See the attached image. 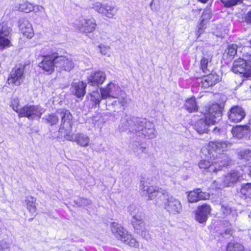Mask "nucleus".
<instances>
[{
	"mask_svg": "<svg viewBox=\"0 0 251 251\" xmlns=\"http://www.w3.org/2000/svg\"><path fill=\"white\" fill-rule=\"evenodd\" d=\"M140 189L144 195H148L149 200L155 198V204L165 208L170 215L178 214L182 211L180 201L170 195L166 191L157 190L153 186H149L144 181L140 182Z\"/></svg>",
	"mask_w": 251,
	"mask_h": 251,
	"instance_id": "f257e3e1",
	"label": "nucleus"
},
{
	"mask_svg": "<svg viewBox=\"0 0 251 251\" xmlns=\"http://www.w3.org/2000/svg\"><path fill=\"white\" fill-rule=\"evenodd\" d=\"M222 110L217 103H213L208 108L204 115L205 119H200L195 125V129L200 134L207 133L211 125L218 122L222 116Z\"/></svg>",
	"mask_w": 251,
	"mask_h": 251,
	"instance_id": "f03ea898",
	"label": "nucleus"
},
{
	"mask_svg": "<svg viewBox=\"0 0 251 251\" xmlns=\"http://www.w3.org/2000/svg\"><path fill=\"white\" fill-rule=\"evenodd\" d=\"M230 144L226 141H211L209 143L207 148L202 149V151H207L208 153V157L213 158L214 160H224L225 159L227 161V157L223 154L221 156H218V154L221 153L225 151H227L230 147Z\"/></svg>",
	"mask_w": 251,
	"mask_h": 251,
	"instance_id": "7ed1b4c3",
	"label": "nucleus"
},
{
	"mask_svg": "<svg viewBox=\"0 0 251 251\" xmlns=\"http://www.w3.org/2000/svg\"><path fill=\"white\" fill-rule=\"evenodd\" d=\"M111 229L114 236L122 242L132 247L137 248L139 246L138 242L132 238L131 235L128 234V232L121 225L113 222L111 224Z\"/></svg>",
	"mask_w": 251,
	"mask_h": 251,
	"instance_id": "20e7f679",
	"label": "nucleus"
},
{
	"mask_svg": "<svg viewBox=\"0 0 251 251\" xmlns=\"http://www.w3.org/2000/svg\"><path fill=\"white\" fill-rule=\"evenodd\" d=\"M61 124L59 129V134L65 139L72 138L70 133L72 132L73 117L69 110H66L60 113Z\"/></svg>",
	"mask_w": 251,
	"mask_h": 251,
	"instance_id": "39448f33",
	"label": "nucleus"
},
{
	"mask_svg": "<svg viewBox=\"0 0 251 251\" xmlns=\"http://www.w3.org/2000/svg\"><path fill=\"white\" fill-rule=\"evenodd\" d=\"M145 122V119L126 115L121 120V125L123 130H129L132 132H140L141 129H143V128L142 124Z\"/></svg>",
	"mask_w": 251,
	"mask_h": 251,
	"instance_id": "423d86ee",
	"label": "nucleus"
},
{
	"mask_svg": "<svg viewBox=\"0 0 251 251\" xmlns=\"http://www.w3.org/2000/svg\"><path fill=\"white\" fill-rule=\"evenodd\" d=\"M244 58H239L233 63L232 70L235 74H242L246 77L251 76V62L248 55L245 54Z\"/></svg>",
	"mask_w": 251,
	"mask_h": 251,
	"instance_id": "0eeeda50",
	"label": "nucleus"
},
{
	"mask_svg": "<svg viewBox=\"0 0 251 251\" xmlns=\"http://www.w3.org/2000/svg\"><path fill=\"white\" fill-rule=\"evenodd\" d=\"M209 161L206 159H203L200 161L199 166L200 169H203L206 172H216L218 170H221V168L227 165V161L224 159V160H214L213 158H210Z\"/></svg>",
	"mask_w": 251,
	"mask_h": 251,
	"instance_id": "6e6552de",
	"label": "nucleus"
},
{
	"mask_svg": "<svg viewBox=\"0 0 251 251\" xmlns=\"http://www.w3.org/2000/svg\"><path fill=\"white\" fill-rule=\"evenodd\" d=\"M44 112V109L40 106L26 105L20 109L19 116L26 117L29 120H33L36 117L40 118Z\"/></svg>",
	"mask_w": 251,
	"mask_h": 251,
	"instance_id": "1a4fd4ad",
	"label": "nucleus"
},
{
	"mask_svg": "<svg viewBox=\"0 0 251 251\" xmlns=\"http://www.w3.org/2000/svg\"><path fill=\"white\" fill-rule=\"evenodd\" d=\"M241 175L237 171H232L227 173L223 177L220 182V185L218 188L233 186L241 180Z\"/></svg>",
	"mask_w": 251,
	"mask_h": 251,
	"instance_id": "9d476101",
	"label": "nucleus"
},
{
	"mask_svg": "<svg viewBox=\"0 0 251 251\" xmlns=\"http://www.w3.org/2000/svg\"><path fill=\"white\" fill-rule=\"evenodd\" d=\"M55 64L56 69L60 72H70L74 67L72 59L63 56H56Z\"/></svg>",
	"mask_w": 251,
	"mask_h": 251,
	"instance_id": "9b49d317",
	"label": "nucleus"
},
{
	"mask_svg": "<svg viewBox=\"0 0 251 251\" xmlns=\"http://www.w3.org/2000/svg\"><path fill=\"white\" fill-rule=\"evenodd\" d=\"M24 72V67L21 66L19 68L13 69L8 78L7 83L9 84H12L16 86L20 85L25 79Z\"/></svg>",
	"mask_w": 251,
	"mask_h": 251,
	"instance_id": "f8f14e48",
	"label": "nucleus"
},
{
	"mask_svg": "<svg viewBox=\"0 0 251 251\" xmlns=\"http://www.w3.org/2000/svg\"><path fill=\"white\" fill-rule=\"evenodd\" d=\"M245 116L246 112L244 109L239 106L232 107L227 113L228 120L234 123L241 122Z\"/></svg>",
	"mask_w": 251,
	"mask_h": 251,
	"instance_id": "ddd939ff",
	"label": "nucleus"
},
{
	"mask_svg": "<svg viewBox=\"0 0 251 251\" xmlns=\"http://www.w3.org/2000/svg\"><path fill=\"white\" fill-rule=\"evenodd\" d=\"M55 60V54L44 56L39 64V67L45 71L51 73L54 71V67H56Z\"/></svg>",
	"mask_w": 251,
	"mask_h": 251,
	"instance_id": "4468645a",
	"label": "nucleus"
},
{
	"mask_svg": "<svg viewBox=\"0 0 251 251\" xmlns=\"http://www.w3.org/2000/svg\"><path fill=\"white\" fill-rule=\"evenodd\" d=\"M78 26L80 31L84 33H91L95 30L97 24L95 19L91 18L82 19Z\"/></svg>",
	"mask_w": 251,
	"mask_h": 251,
	"instance_id": "2eb2a0df",
	"label": "nucleus"
},
{
	"mask_svg": "<svg viewBox=\"0 0 251 251\" xmlns=\"http://www.w3.org/2000/svg\"><path fill=\"white\" fill-rule=\"evenodd\" d=\"M210 211L211 207L207 204H204L199 207L196 212L195 218L196 221L200 223L205 222Z\"/></svg>",
	"mask_w": 251,
	"mask_h": 251,
	"instance_id": "dca6fc26",
	"label": "nucleus"
},
{
	"mask_svg": "<svg viewBox=\"0 0 251 251\" xmlns=\"http://www.w3.org/2000/svg\"><path fill=\"white\" fill-rule=\"evenodd\" d=\"M104 99L114 98L122 90L120 87L112 82L109 83L105 87L101 88Z\"/></svg>",
	"mask_w": 251,
	"mask_h": 251,
	"instance_id": "f3484780",
	"label": "nucleus"
},
{
	"mask_svg": "<svg viewBox=\"0 0 251 251\" xmlns=\"http://www.w3.org/2000/svg\"><path fill=\"white\" fill-rule=\"evenodd\" d=\"M138 209H135V211H131V215L132 216L131 223L134 228L137 230V232L140 233L145 230V224L143 221L141 216L139 214L136 213Z\"/></svg>",
	"mask_w": 251,
	"mask_h": 251,
	"instance_id": "a211bd4d",
	"label": "nucleus"
},
{
	"mask_svg": "<svg viewBox=\"0 0 251 251\" xmlns=\"http://www.w3.org/2000/svg\"><path fill=\"white\" fill-rule=\"evenodd\" d=\"M187 197L188 201L193 203L200 200L208 199L209 195L207 193L202 192L201 189L198 188L189 192Z\"/></svg>",
	"mask_w": 251,
	"mask_h": 251,
	"instance_id": "6ab92c4d",
	"label": "nucleus"
},
{
	"mask_svg": "<svg viewBox=\"0 0 251 251\" xmlns=\"http://www.w3.org/2000/svg\"><path fill=\"white\" fill-rule=\"evenodd\" d=\"M143 129H141L142 134L144 135L145 137L148 139H152L156 137V132L154 128V125L152 123L147 121L145 119V122L143 124Z\"/></svg>",
	"mask_w": 251,
	"mask_h": 251,
	"instance_id": "aec40b11",
	"label": "nucleus"
},
{
	"mask_svg": "<svg viewBox=\"0 0 251 251\" xmlns=\"http://www.w3.org/2000/svg\"><path fill=\"white\" fill-rule=\"evenodd\" d=\"M72 138L67 140L75 142L78 145L82 147H86L89 146L90 138L86 134L83 133H77L74 135L72 132L70 133Z\"/></svg>",
	"mask_w": 251,
	"mask_h": 251,
	"instance_id": "412c9836",
	"label": "nucleus"
},
{
	"mask_svg": "<svg viewBox=\"0 0 251 251\" xmlns=\"http://www.w3.org/2000/svg\"><path fill=\"white\" fill-rule=\"evenodd\" d=\"M106 78V75L102 71H97L93 73L88 77L89 83L95 86L102 84Z\"/></svg>",
	"mask_w": 251,
	"mask_h": 251,
	"instance_id": "4be33fe9",
	"label": "nucleus"
},
{
	"mask_svg": "<svg viewBox=\"0 0 251 251\" xmlns=\"http://www.w3.org/2000/svg\"><path fill=\"white\" fill-rule=\"evenodd\" d=\"M220 77L216 74H210L204 76L201 81L202 87L207 88L212 86L220 80Z\"/></svg>",
	"mask_w": 251,
	"mask_h": 251,
	"instance_id": "5701e85b",
	"label": "nucleus"
},
{
	"mask_svg": "<svg viewBox=\"0 0 251 251\" xmlns=\"http://www.w3.org/2000/svg\"><path fill=\"white\" fill-rule=\"evenodd\" d=\"M86 83L83 81L74 82L72 84L73 93L77 98H82L86 93Z\"/></svg>",
	"mask_w": 251,
	"mask_h": 251,
	"instance_id": "b1692460",
	"label": "nucleus"
},
{
	"mask_svg": "<svg viewBox=\"0 0 251 251\" xmlns=\"http://www.w3.org/2000/svg\"><path fill=\"white\" fill-rule=\"evenodd\" d=\"M239 196L246 200H251V183H245L241 185L240 189L238 191Z\"/></svg>",
	"mask_w": 251,
	"mask_h": 251,
	"instance_id": "393cba45",
	"label": "nucleus"
},
{
	"mask_svg": "<svg viewBox=\"0 0 251 251\" xmlns=\"http://www.w3.org/2000/svg\"><path fill=\"white\" fill-rule=\"evenodd\" d=\"M20 28L22 34L27 38L33 37L34 32L32 25L28 21L24 20L20 25Z\"/></svg>",
	"mask_w": 251,
	"mask_h": 251,
	"instance_id": "a878e982",
	"label": "nucleus"
},
{
	"mask_svg": "<svg viewBox=\"0 0 251 251\" xmlns=\"http://www.w3.org/2000/svg\"><path fill=\"white\" fill-rule=\"evenodd\" d=\"M249 131V127L247 126H236L232 130L233 136L239 139L247 135Z\"/></svg>",
	"mask_w": 251,
	"mask_h": 251,
	"instance_id": "bb28decb",
	"label": "nucleus"
},
{
	"mask_svg": "<svg viewBox=\"0 0 251 251\" xmlns=\"http://www.w3.org/2000/svg\"><path fill=\"white\" fill-rule=\"evenodd\" d=\"M90 100L93 101L95 104V106L99 105V104L102 99H104L103 97L102 91L101 88L100 89V91L98 90L93 91L90 94Z\"/></svg>",
	"mask_w": 251,
	"mask_h": 251,
	"instance_id": "cd10ccee",
	"label": "nucleus"
},
{
	"mask_svg": "<svg viewBox=\"0 0 251 251\" xmlns=\"http://www.w3.org/2000/svg\"><path fill=\"white\" fill-rule=\"evenodd\" d=\"M211 59L203 57L201 61V67L204 74L209 73L211 71Z\"/></svg>",
	"mask_w": 251,
	"mask_h": 251,
	"instance_id": "c85d7f7f",
	"label": "nucleus"
},
{
	"mask_svg": "<svg viewBox=\"0 0 251 251\" xmlns=\"http://www.w3.org/2000/svg\"><path fill=\"white\" fill-rule=\"evenodd\" d=\"M184 107L186 110L190 113L197 111L198 106L195 99L191 98L187 100L185 103Z\"/></svg>",
	"mask_w": 251,
	"mask_h": 251,
	"instance_id": "c756f323",
	"label": "nucleus"
},
{
	"mask_svg": "<svg viewBox=\"0 0 251 251\" xmlns=\"http://www.w3.org/2000/svg\"><path fill=\"white\" fill-rule=\"evenodd\" d=\"M35 201L36 199L32 197L27 196L26 197L25 202L27 209L30 213H35L36 212Z\"/></svg>",
	"mask_w": 251,
	"mask_h": 251,
	"instance_id": "7c9ffc66",
	"label": "nucleus"
},
{
	"mask_svg": "<svg viewBox=\"0 0 251 251\" xmlns=\"http://www.w3.org/2000/svg\"><path fill=\"white\" fill-rule=\"evenodd\" d=\"M116 12L117 10L114 6L105 4L104 10H103L102 14L108 18H112Z\"/></svg>",
	"mask_w": 251,
	"mask_h": 251,
	"instance_id": "2f4dec72",
	"label": "nucleus"
},
{
	"mask_svg": "<svg viewBox=\"0 0 251 251\" xmlns=\"http://www.w3.org/2000/svg\"><path fill=\"white\" fill-rule=\"evenodd\" d=\"M114 98L118 100V103H120L121 106H123L124 107H125L128 101L126 93L122 90H121L117 95V96L115 97Z\"/></svg>",
	"mask_w": 251,
	"mask_h": 251,
	"instance_id": "473e14b6",
	"label": "nucleus"
},
{
	"mask_svg": "<svg viewBox=\"0 0 251 251\" xmlns=\"http://www.w3.org/2000/svg\"><path fill=\"white\" fill-rule=\"evenodd\" d=\"M226 251H244V247L238 243L231 242L228 244Z\"/></svg>",
	"mask_w": 251,
	"mask_h": 251,
	"instance_id": "72a5a7b5",
	"label": "nucleus"
},
{
	"mask_svg": "<svg viewBox=\"0 0 251 251\" xmlns=\"http://www.w3.org/2000/svg\"><path fill=\"white\" fill-rule=\"evenodd\" d=\"M11 29L8 26L7 24L2 23L0 24V35L7 37H10Z\"/></svg>",
	"mask_w": 251,
	"mask_h": 251,
	"instance_id": "f704fd0d",
	"label": "nucleus"
},
{
	"mask_svg": "<svg viewBox=\"0 0 251 251\" xmlns=\"http://www.w3.org/2000/svg\"><path fill=\"white\" fill-rule=\"evenodd\" d=\"M11 46L10 37L1 36L0 35V50H3Z\"/></svg>",
	"mask_w": 251,
	"mask_h": 251,
	"instance_id": "c9c22d12",
	"label": "nucleus"
},
{
	"mask_svg": "<svg viewBox=\"0 0 251 251\" xmlns=\"http://www.w3.org/2000/svg\"><path fill=\"white\" fill-rule=\"evenodd\" d=\"M43 120H45L47 123H49L50 125H53L58 123L59 119L55 114H50L45 116Z\"/></svg>",
	"mask_w": 251,
	"mask_h": 251,
	"instance_id": "e433bc0d",
	"label": "nucleus"
},
{
	"mask_svg": "<svg viewBox=\"0 0 251 251\" xmlns=\"http://www.w3.org/2000/svg\"><path fill=\"white\" fill-rule=\"evenodd\" d=\"M239 157L241 159L250 160L251 159V151L249 149H244L238 152Z\"/></svg>",
	"mask_w": 251,
	"mask_h": 251,
	"instance_id": "4c0bfd02",
	"label": "nucleus"
},
{
	"mask_svg": "<svg viewBox=\"0 0 251 251\" xmlns=\"http://www.w3.org/2000/svg\"><path fill=\"white\" fill-rule=\"evenodd\" d=\"M238 46L236 44L229 45L227 49L225 50V52L230 57L234 56L237 52Z\"/></svg>",
	"mask_w": 251,
	"mask_h": 251,
	"instance_id": "58836bf2",
	"label": "nucleus"
},
{
	"mask_svg": "<svg viewBox=\"0 0 251 251\" xmlns=\"http://www.w3.org/2000/svg\"><path fill=\"white\" fill-rule=\"evenodd\" d=\"M220 211L222 213V217H226L231 213V208L229 205L222 203Z\"/></svg>",
	"mask_w": 251,
	"mask_h": 251,
	"instance_id": "ea45409f",
	"label": "nucleus"
},
{
	"mask_svg": "<svg viewBox=\"0 0 251 251\" xmlns=\"http://www.w3.org/2000/svg\"><path fill=\"white\" fill-rule=\"evenodd\" d=\"M223 4L226 7L231 6L241 3L243 0H220Z\"/></svg>",
	"mask_w": 251,
	"mask_h": 251,
	"instance_id": "a19ab883",
	"label": "nucleus"
},
{
	"mask_svg": "<svg viewBox=\"0 0 251 251\" xmlns=\"http://www.w3.org/2000/svg\"><path fill=\"white\" fill-rule=\"evenodd\" d=\"M20 10L25 12L29 13L33 10V6L32 4L25 2L20 5Z\"/></svg>",
	"mask_w": 251,
	"mask_h": 251,
	"instance_id": "79ce46f5",
	"label": "nucleus"
},
{
	"mask_svg": "<svg viewBox=\"0 0 251 251\" xmlns=\"http://www.w3.org/2000/svg\"><path fill=\"white\" fill-rule=\"evenodd\" d=\"M105 4H102L100 2H96L93 4V8L98 12L102 14L104 10Z\"/></svg>",
	"mask_w": 251,
	"mask_h": 251,
	"instance_id": "37998d69",
	"label": "nucleus"
},
{
	"mask_svg": "<svg viewBox=\"0 0 251 251\" xmlns=\"http://www.w3.org/2000/svg\"><path fill=\"white\" fill-rule=\"evenodd\" d=\"M133 151L137 154V155H140L142 153H147L146 147L139 145L136 147L133 148Z\"/></svg>",
	"mask_w": 251,
	"mask_h": 251,
	"instance_id": "c03bdc74",
	"label": "nucleus"
},
{
	"mask_svg": "<svg viewBox=\"0 0 251 251\" xmlns=\"http://www.w3.org/2000/svg\"><path fill=\"white\" fill-rule=\"evenodd\" d=\"M19 100L18 99H14L11 101V106L12 107L13 109L19 114V111L21 108H19Z\"/></svg>",
	"mask_w": 251,
	"mask_h": 251,
	"instance_id": "a18cd8bd",
	"label": "nucleus"
},
{
	"mask_svg": "<svg viewBox=\"0 0 251 251\" xmlns=\"http://www.w3.org/2000/svg\"><path fill=\"white\" fill-rule=\"evenodd\" d=\"M211 17V12L209 9H205L203 11L202 14L201 23H203L205 20L210 19Z\"/></svg>",
	"mask_w": 251,
	"mask_h": 251,
	"instance_id": "49530a36",
	"label": "nucleus"
},
{
	"mask_svg": "<svg viewBox=\"0 0 251 251\" xmlns=\"http://www.w3.org/2000/svg\"><path fill=\"white\" fill-rule=\"evenodd\" d=\"M98 48L100 49V52L103 55H108L109 53L110 47L105 45H99Z\"/></svg>",
	"mask_w": 251,
	"mask_h": 251,
	"instance_id": "de8ad7c7",
	"label": "nucleus"
},
{
	"mask_svg": "<svg viewBox=\"0 0 251 251\" xmlns=\"http://www.w3.org/2000/svg\"><path fill=\"white\" fill-rule=\"evenodd\" d=\"M78 203L80 206H83L90 204L91 203V201L88 199L82 198L78 201Z\"/></svg>",
	"mask_w": 251,
	"mask_h": 251,
	"instance_id": "09e8293b",
	"label": "nucleus"
},
{
	"mask_svg": "<svg viewBox=\"0 0 251 251\" xmlns=\"http://www.w3.org/2000/svg\"><path fill=\"white\" fill-rule=\"evenodd\" d=\"M9 245L5 241L0 242V251H8Z\"/></svg>",
	"mask_w": 251,
	"mask_h": 251,
	"instance_id": "8fccbe9b",
	"label": "nucleus"
},
{
	"mask_svg": "<svg viewBox=\"0 0 251 251\" xmlns=\"http://www.w3.org/2000/svg\"><path fill=\"white\" fill-rule=\"evenodd\" d=\"M111 105L114 107H117V110H122L125 109V107L123 106H121L120 103H118V100L117 99L113 101L111 103Z\"/></svg>",
	"mask_w": 251,
	"mask_h": 251,
	"instance_id": "3c124183",
	"label": "nucleus"
},
{
	"mask_svg": "<svg viewBox=\"0 0 251 251\" xmlns=\"http://www.w3.org/2000/svg\"><path fill=\"white\" fill-rule=\"evenodd\" d=\"M245 21L248 24H251V11H249L245 17Z\"/></svg>",
	"mask_w": 251,
	"mask_h": 251,
	"instance_id": "603ef678",
	"label": "nucleus"
},
{
	"mask_svg": "<svg viewBox=\"0 0 251 251\" xmlns=\"http://www.w3.org/2000/svg\"><path fill=\"white\" fill-rule=\"evenodd\" d=\"M154 3V0H152L150 4V7L152 10H156V8L154 7L153 4Z\"/></svg>",
	"mask_w": 251,
	"mask_h": 251,
	"instance_id": "864d4df0",
	"label": "nucleus"
},
{
	"mask_svg": "<svg viewBox=\"0 0 251 251\" xmlns=\"http://www.w3.org/2000/svg\"><path fill=\"white\" fill-rule=\"evenodd\" d=\"M201 26H202V25H200V26L199 27L198 31H196V35L198 36V37H199L201 33V31H202Z\"/></svg>",
	"mask_w": 251,
	"mask_h": 251,
	"instance_id": "5fc2aeb1",
	"label": "nucleus"
},
{
	"mask_svg": "<svg viewBox=\"0 0 251 251\" xmlns=\"http://www.w3.org/2000/svg\"><path fill=\"white\" fill-rule=\"evenodd\" d=\"M221 129L220 128H217V127H215L213 129V132L215 133H217L220 132Z\"/></svg>",
	"mask_w": 251,
	"mask_h": 251,
	"instance_id": "6e6d98bb",
	"label": "nucleus"
},
{
	"mask_svg": "<svg viewBox=\"0 0 251 251\" xmlns=\"http://www.w3.org/2000/svg\"><path fill=\"white\" fill-rule=\"evenodd\" d=\"M249 49H250V48L249 47H245L244 48V50L245 51H246L247 50H248Z\"/></svg>",
	"mask_w": 251,
	"mask_h": 251,
	"instance_id": "4d7b16f0",
	"label": "nucleus"
},
{
	"mask_svg": "<svg viewBox=\"0 0 251 251\" xmlns=\"http://www.w3.org/2000/svg\"><path fill=\"white\" fill-rule=\"evenodd\" d=\"M249 175L251 176V166H250L249 168Z\"/></svg>",
	"mask_w": 251,
	"mask_h": 251,
	"instance_id": "13d9d810",
	"label": "nucleus"
},
{
	"mask_svg": "<svg viewBox=\"0 0 251 251\" xmlns=\"http://www.w3.org/2000/svg\"><path fill=\"white\" fill-rule=\"evenodd\" d=\"M199 0L203 3H205L207 1V0Z\"/></svg>",
	"mask_w": 251,
	"mask_h": 251,
	"instance_id": "bf43d9fd",
	"label": "nucleus"
},
{
	"mask_svg": "<svg viewBox=\"0 0 251 251\" xmlns=\"http://www.w3.org/2000/svg\"><path fill=\"white\" fill-rule=\"evenodd\" d=\"M134 208H135V206H131L130 208V210H131V209H133Z\"/></svg>",
	"mask_w": 251,
	"mask_h": 251,
	"instance_id": "052dcab7",
	"label": "nucleus"
}]
</instances>
